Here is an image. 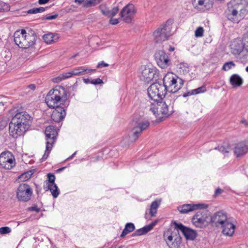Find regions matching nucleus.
<instances>
[{
    "label": "nucleus",
    "mask_w": 248,
    "mask_h": 248,
    "mask_svg": "<svg viewBox=\"0 0 248 248\" xmlns=\"http://www.w3.org/2000/svg\"><path fill=\"white\" fill-rule=\"evenodd\" d=\"M67 99V92L61 86H56L50 90L45 98V102L49 108H54L58 103L63 104Z\"/></svg>",
    "instance_id": "nucleus-1"
},
{
    "label": "nucleus",
    "mask_w": 248,
    "mask_h": 248,
    "mask_svg": "<svg viewBox=\"0 0 248 248\" xmlns=\"http://www.w3.org/2000/svg\"><path fill=\"white\" fill-rule=\"evenodd\" d=\"M37 35L34 31H31L28 33L25 30L21 32L16 31L14 35L15 44L22 48H28L32 46L35 43Z\"/></svg>",
    "instance_id": "nucleus-2"
},
{
    "label": "nucleus",
    "mask_w": 248,
    "mask_h": 248,
    "mask_svg": "<svg viewBox=\"0 0 248 248\" xmlns=\"http://www.w3.org/2000/svg\"><path fill=\"white\" fill-rule=\"evenodd\" d=\"M173 23V20L169 19L155 30L153 33L155 43H161L169 39L172 35L171 30Z\"/></svg>",
    "instance_id": "nucleus-3"
},
{
    "label": "nucleus",
    "mask_w": 248,
    "mask_h": 248,
    "mask_svg": "<svg viewBox=\"0 0 248 248\" xmlns=\"http://www.w3.org/2000/svg\"><path fill=\"white\" fill-rule=\"evenodd\" d=\"M147 93L153 103H155L163 100L167 93L166 87L163 83L155 81L148 88Z\"/></svg>",
    "instance_id": "nucleus-4"
},
{
    "label": "nucleus",
    "mask_w": 248,
    "mask_h": 248,
    "mask_svg": "<svg viewBox=\"0 0 248 248\" xmlns=\"http://www.w3.org/2000/svg\"><path fill=\"white\" fill-rule=\"evenodd\" d=\"M163 238L169 248H179L182 237L177 227L168 229L163 233Z\"/></svg>",
    "instance_id": "nucleus-5"
},
{
    "label": "nucleus",
    "mask_w": 248,
    "mask_h": 248,
    "mask_svg": "<svg viewBox=\"0 0 248 248\" xmlns=\"http://www.w3.org/2000/svg\"><path fill=\"white\" fill-rule=\"evenodd\" d=\"M163 82L167 92L174 93L177 92L183 86L184 80L176 75L167 74L163 79Z\"/></svg>",
    "instance_id": "nucleus-6"
},
{
    "label": "nucleus",
    "mask_w": 248,
    "mask_h": 248,
    "mask_svg": "<svg viewBox=\"0 0 248 248\" xmlns=\"http://www.w3.org/2000/svg\"><path fill=\"white\" fill-rule=\"evenodd\" d=\"M12 113L13 115L14 112L16 113L15 115L13 116L11 121L17 124L20 126L25 127V128L28 129L30 126L29 121L31 119V116L26 111H20L19 109L14 108L11 110Z\"/></svg>",
    "instance_id": "nucleus-7"
},
{
    "label": "nucleus",
    "mask_w": 248,
    "mask_h": 248,
    "mask_svg": "<svg viewBox=\"0 0 248 248\" xmlns=\"http://www.w3.org/2000/svg\"><path fill=\"white\" fill-rule=\"evenodd\" d=\"M210 217V213L208 211H199L192 217V222L196 227L204 228L210 223L208 221Z\"/></svg>",
    "instance_id": "nucleus-8"
},
{
    "label": "nucleus",
    "mask_w": 248,
    "mask_h": 248,
    "mask_svg": "<svg viewBox=\"0 0 248 248\" xmlns=\"http://www.w3.org/2000/svg\"><path fill=\"white\" fill-rule=\"evenodd\" d=\"M141 72L139 76L140 79L145 83H149L155 79L157 81L159 78V73L157 69L154 67L148 66H141Z\"/></svg>",
    "instance_id": "nucleus-9"
},
{
    "label": "nucleus",
    "mask_w": 248,
    "mask_h": 248,
    "mask_svg": "<svg viewBox=\"0 0 248 248\" xmlns=\"http://www.w3.org/2000/svg\"><path fill=\"white\" fill-rule=\"evenodd\" d=\"M151 110L156 117L161 114L164 117H168L170 116L172 112L169 111L168 106L165 102L162 100L151 103Z\"/></svg>",
    "instance_id": "nucleus-10"
},
{
    "label": "nucleus",
    "mask_w": 248,
    "mask_h": 248,
    "mask_svg": "<svg viewBox=\"0 0 248 248\" xmlns=\"http://www.w3.org/2000/svg\"><path fill=\"white\" fill-rule=\"evenodd\" d=\"M32 194V190L31 186L26 184H20L16 191V197L18 201L24 202H28L31 200Z\"/></svg>",
    "instance_id": "nucleus-11"
},
{
    "label": "nucleus",
    "mask_w": 248,
    "mask_h": 248,
    "mask_svg": "<svg viewBox=\"0 0 248 248\" xmlns=\"http://www.w3.org/2000/svg\"><path fill=\"white\" fill-rule=\"evenodd\" d=\"M16 165L15 158L10 152H3L0 155V166L7 170H10Z\"/></svg>",
    "instance_id": "nucleus-12"
},
{
    "label": "nucleus",
    "mask_w": 248,
    "mask_h": 248,
    "mask_svg": "<svg viewBox=\"0 0 248 248\" xmlns=\"http://www.w3.org/2000/svg\"><path fill=\"white\" fill-rule=\"evenodd\" d=\"M154 57L157 65L161 68H166L171 64L170 57L164 50L156 51Z\"/></svg>",
    "instance_id": "nucleus-13"
},
{
    "label": "nucleus",
    "mask_w": 248,
    "mask_h": 248,
    "mask_svg": "<svg viewBox=\"0 0 248 248\" xmlns=\"http://www.w3.org/2000/svg\"><path fill=\"white\" fill-rule=\"evenodd\" d=\"M47 177L48 178L47 181H46L47 186L44 188L46 191L49 190L53 198H56L60 194V191L57 185L55 183V176L53 173H48L47 174Z\"/></svg>",
    "instance_id": "nucleus-14"
},
{
    "label": "nucleus",
    "mask_w": 248,
    "mask_h": 248,
    "mask_svg": "<svg viewBox=\"0 0 248 248\" xmlns=\"http://www.w3.org/2000/svg\"><path fill=\"white\" fill-rule=\"evenodd\" d=\"M228 220L226 213L222 211L215 213L210 217V222L212 226L219 227Z\"/></svg>",
    "instance_id": "nucleus-15"
},
{
    "label": "nucleus",
    "mask_w": 248,
    "mask_h": 248,
    "mask_svg": "<svg viewBox=\"0 0 248 248\" xmlns=\"http://www.w3.org/2000/svg\"><path fill=\"white\" fill-rule=\"evenodd\" d=\"M136 13L135 6L132 4H128L121 10L120 16L126 23H130L133 15Z\"/></svg>",
    "instance_id": "nucleus-16"
},
{
    "label": "nucleus",
    "mask_w": 248,
    "mask_h": 248,
    "mask_svg": "<svg viewBox=\"0 0 248 248\" xmlns=\"http://www.w3.org/2000/svg\"><path fill=\"white\" fill-rule=\"evenodd\" d=\"M214 0H191V3L195 9L204 12L213 7Z\"/></svg>",
    "instance_id": "nucleus-17"
},
{
    "label": "nucleus",
    "mask_w": 248,
    "mask_h": 248,
    "mask_svg": "<svg viewBox=\"0 0 248 248\" xmlns=\"http://www.w3.org/2000/svg\"><path fill=\"white\" fill-rule=\"evenodd\" d=\"M174 225L182 232L186 240H193L196 238L197 233L196 231L185 226L181 223L174 222Z\"/></svg>",
    "instance_id": "nucleus-18"
},
{
    "label": "nucleus",
    "mask_w": 248,
    "mask_h": 248,
    "mask_svg": "<svg viewBox=\"0 0 248 248\" xmlns=\"http://www.w3.org/2000/svg\"><path fill=\"white\" fill-rule=\"evenodd\" d=\"M208 207L206 204H184L177 207L178 210L182 214H187L190 212L198 209H204Z\"/></svg>",
    "instance_id": "nucleus-19"
},
{
    "label": "nucleus",
    "mask_w": 248,
    "mask_h": 248,
    "mask_svg": "<svg viewBox=\"0 0 248 248\" xmlns=\"http://www.w3.org/2000/svg\"><path fill=\"white\" fill-rule=\"evenodd\" d=\"M238 11L232 9V7L228 8L225 11L226 17L227 19L233 23H238L245 16V13H239Z\"/></svg>",
    "instance_id": "nucleus-20"
},
{
    "label": "nucleus",
    "mask_w": 248,
    "mask_h": 248,
    "mask_svg": "<svg viewBox=\"0 0 248 248\" xmlns=\"http://www.w3.org/2000/svg\"><path fill=\"white\" fill-rule=\"evenodd\" d=\"M28 129L19 125L17 124H14L11 121L9 124V130L10 136L15 139L24 134Z\"/></svg>",
    "instance_id": "nucleus-21"
},
{
    "label": "nucleus",
    "mask_w": 248,
    "mask_h": 248,
    "mask_svg": "<svg viewBox=\"0 0 248 248\" xmlns=\"http://www.w3.org/2000/svg\"><path fill=\"white\" fill-rule=\"evenodd\" d=\"M65 116L66 110L65 108L62 106H57L53 111L51 118L54 122L59 123L65 118Z\"/></svg>",
    "instance_id": "nucleus-22"
},
{
    "label": "nucleus",
    "mask_w": 248,
    "mask_h": 248,
    "mask_svg": "<svg viewBox=\"0 0 248 248\" xmlns=\"http://www.w3.org/2000/svg\"><path fill=\"white\" fill-rule=\"evenodd\" d=\"M244 2H245V0H231L228 3V7H232V9L236 10L239 13L242 12V13H245V15L248 12L246 9H244Z\"/></svg>",
    "instance_id": "nucleus-23"
},
{
    "label": "nucleus",
    "mask_w": 248,
    "mask_h": 248,
    "mask_svg": "<svg viewBox=\"0 0 248 248\" xmlns=\"http://www.w3.org/2000/svg\"><path fill=\"white\" fill-rule=\"evenodd\" d=\"M248 152V145L244 142H240L236 144L234 149V154L236 157H240Z\"/></svg>",
    "instance_id": "nucleus-24"
},
{
    "label": "nucleus",
    "mask_w": 248,
    "mask_h": 248,
    "mask_svg": "<svg viewBox=\"0 0 248 248\" xmlns=\"http://www.w3.org/2000/svg\"><path fill=\"white\" fill-rule=\"evenodd\" d=\"M221 227L222 228V232L223 234L227 236H232L234 232L235 225L227 220Z\"/></svg>",
    "instance_id": "nucleus-25"
},
{
    "label": "nucleus",
    "mask_w": 248,
    "mask_h": 248,
    "mask_svg": "<svg viewBox=\"0 0 248 248\" xmlns=\"http://www.w3.org/2000/svg\"><path fill=\"white\" fill-rule=\"evenodd\" d=\"M46 140H55L58 135L57 132L53 125H49L46 127L45 132Z\"/></svg>",
    "instance_id": "nucleus-26"
},
{
    "label": "nucleus",
    "mask_w": 248,
    "mask_h": 248,
    "mask_svg": "<svg viewBox=\"0 0 248 248\" xmlns=\"http://www.w3.org/2000/svg\"><path fill=\"white\" fill-rule=\"evenodd\" d=\"M231 52L234 55H238L243 50L244 45L240 41H234L231 45Z\"/></svg>",
    "instance_id": "nucleus-27"
},
{
    "label": "nucleus",
    "mask_w": 248,
    "mask_h": 248,
    "mask_svg": "<svg viewBox=\"0 0 248 248\" xmlns=\"http://www.w3.org/2000/svg\"><path fill=\"white\" fill-rule=\"evenodd\" d=\"M44 41L47 44H51L53 43L57 42L59 38V35L57 33H48L44 34L43 36Z\"/></svg>",
    "instance_id": "nucleus-28"
},
{
    "label": "nucleus",
    "mask_w": 248,
    "mask_h": 248,
    "mask_svg": "<svg viewBox=\"0 0 248 248\" xmlns=\"http://www.w3.org/2000/svg\"><path fill=\"white\" fill-rule=\"evenodd\" d=\"M136 126L139 129L140 132L146 129L150 125V122L148 120L143 119L135 120L134 121Z\"/></svg>",
    "instance_id": "nucleus-29"
},
{
    "label": "nucleus",
    "mask_w": 248,
    "mask_h": 248,
    "mask_svg": "<svg viewBox=\"0 0 248 248\" xmlns=\"http://www.w3.org/2000/svg\"><path fill=\"white\" fill-rule=\"evenodd\" d=\"M141 132H140L139 129L136 126V125L131 129L128 134L129 142L135 141L140 136Z\"/></svg>",
    "instance_id": "nucleus-30"
},
{
    "label": "nucleus",
    "mask_w": 248,
    "mask_h": 248,
    "mask_svg": "<svg viewBox=\"0 0 248 248\" xmlns=\"http://www.w3.org/2000/svg\"><path fill=\"white\" fill-rule=\"evenodd\" d=\"M230 82L233 87L241 86L243 83V79L237 74H233L230 78Z\"/></svg>",
    "instance_id": "nucleus-31"
},
{
    "label": "nucleus",
    "mask_w": 248,
    "mask_h": 248,
    "mask_svg": "<svg viewBox=\"0 0 248 248\" xmlns=\"http://www.w3.org/2000/svg\"><path fill=\"white\" fill-rule=\"evenodd\" d=\"M135 229V226L133 223L129 222L126 223L124 228L120 235V237L124 238L127 234L134 231Z\"/></svg>",
    "instance_id": "nucleus-32"
},
{
    "label": "nucleus",
    "mask_w": 248,
    "mask_h": 248,
    "mask_svg": "<svg viewBox=\"0 0 248 248\" xmlns=\"http://www.w3.org/2000/svg\"><path fill=\"white\" fill-rule=\"evenodd\" d=\"M160 205V202L156 200L154 201L151 203L149 214L151 217H155L156 216L157 213V209Z\"/></svg>",
    "instance_id": "nucleus-33"
},
{
    "label": "nucleus",
    "mask_w": 248,
    "mask_h": 248,
    "mask_svg": "<svg viewBox=\"0 0 248 248\" xmlns=\"http://www.w3.org/2000/svg\"><path fill=\"white\" fill-rule=\"evenodd\" d=\"M149 229V227H147L146 225L142 228L138 229L132 234L131 236L136 237L145 234L150 231Z\"/></svg>",
    "instance_id": "nucleus-34"
},
{
    "label": "nucleus",
    "mask_w": 248,
    "mask_h": 248,
    "mask_svg": "<svg viewBox=\"0 0 248 248\" xmlns=\"http://www.w3.org/2000/svg\"><path fill=\"white\" fill-rule=\"evenodd\" d=\"M119 10V9L118 6L113 8L111 10H109L108 8H107L104 10V12L107 14H102L108 17H112L116 15L118 13Z\"/></svg>",
    "instance_id": "nucleus-35"
},
{
    "label": "nucleus",
    "mask_w": 248,
    "mask_h": 248,
    "mask_svg": "<svg viewBox=\"0 0 248 248\" xmlns=\"http://www.w3.org/2000/svg\"><path fill=\"white\" fill-rule=\"evenodd\" d=\"M215 150H218L223 154L228 153L231 150V147L227 142H224L221 146L215 148Z\"/></svg>",
    "instance_id": "nucleus-36"
},
{
    "label": "nucleus",
    "mask_w": 248,
    "mask_h": 248,
    "mask_svg": "<svg viewBox=\"0 0 248 248\" xmlns=\"http://www.w3.org/2000/svg\"><path fill=\"white\" fill-rule=\"evenodd\" d=\"M72 76V73L71 72V71H70L68 72L63 73V74H61L60 76H59L58 77L56 78H55V81L57 82H60V81H62V80L70 78Z\"/></svg>",
    "instance_id": "nucleus-37"
},
{
    "label": "nucleus",
    "mask_w": 248,
    "mask_h": 248,
    "mask_svg": "<svg viewBox=\"0 0 248 248\" xmlns=\"http://www.w3.org/2000/svg\"><path fill=\"white\" fill-rule=\"evenodd\" d=\"M33 173L31 170L26 171L22 174H21L19 177L18 179L21 181H25L29 179L31 176L32 175Z\"/></svg>",
    "instance_id": "nucleus-38"
},
{
    "label": "nucleus",
    "mask_w": 248,
    "mask_h": 248,
    "mask_svg": "<svg viewBox=\"0 0 248 248\" xmlns=\"http://www.w3.org/2000/svg\"><path fill=\"white\" fill-rule=\"evenodd\" d=\"M78 71L80 72V75H83L86 74L91 73L92 72H95V69L86 68L84 66H79L78 67Z\"/></svg>",
    "instance_id": "nucleus-39"
},
{
    "label": "nucleus",
    "mask_w": 248,
    "mask_h": 248,
    "mask_svg": "<svg viewBox=\"0 0 248 248\" xmlns=\"http://www.w3.org/2000/svg\"><path fill=\"white\" fill-rule=\"evenodd\" d=\"M179 68L182 70L184 73L189 72V65L187 63L181 62L179 64Z\"/></svg>",
    "instance_id": "nucleus-40"
},
{
    "label": "nucleus",
    "mask_w": 248,
    "mask_h": 248,
    "mask_svg": "<svg viewBox=\"0 0 248 248\" xmlns=\"http://www.w3.org/2000/svg\"><path fill=\"white\" fill-rule=\"evenodd\" d=\"M235 65V63L232 61L227 62L223 65L222 67V70L224 71H227L231 69L232 66H234Z\"/></svg>",
    "instance_id": "nucleus-41"
},
{
    "label": "nucleus",
    "mask_w": 248,
    "mask_h": 248,
    "mask_svg": "<svg viewBox=\"0 0 248 248\" xmlns=\"http://www.w3.org/2000/svg\"><path fill=\"white\" fill-rule=\"evenodd\" d=\"M192 90H193L194 94L195 95V94H199L200 93H204V92L206 91V88H205V86H202L200 87H199L197 89H194Z\"/></svg>",
    "instance_id": "nucleus-42"
},
{
    "label": "nucleus",
    "mask_w": 248,
    "mask_h": 248,
    "mask_svg": "<svg viewBox=\"0 0 248 248\" xmlns=\"http://www.w3.org/2000/svg\"><path fill=\"white\" fill-rule=\"evenodd\" d=\"M203 29L202 27H198L195 32V35L197 37H202L203 34Z\"/></svg>",
    "instance_id": "nucleus-43"
},
{
    "label": "nucleus",
    "mask_w": 248,
    "mask_h": 248,
    "mask_svg": "<svg viewBox=\"0 0 248 248\" xmlns=\"http://www.w3.org/2000/svg\"><path fill=\"white\" fill-rule=\"evenodd\" d=\"M11 232V229L9 227H2L0 228V233L2 234H7Z\"/></svg>",
    "instance_id": "nucleus-44"
},
{
    "label": "nucleus",
    "mask_w": 248,
    "mask_h": 248,
    "mask_svg": "<svg viewBox=\"0 0 248 248\" xmlns=\"http://www.w3.org/2000/svg\"><path fill=\"white\" fill-rule=\"evenodd\" d=\"M58 16V14H56L54 15H52V16H50L49 15H46V16H43L42 17H41V19L42 20H53V19H55L56 18H57Z\"/></svg>",
    "instance_id": "nucleus-45"
},
{
    "label": "nucleus",
    "mask_w": 248,
    "mask_h": 248,
    "mask_svg": "<svg viewBox=\"0 0 248 248\" xmlns=\"http://www.w3.org/2000/svg\"><path fill=\"white\" fill-rule=\"evenodd\" d=\"M91 83L94 85H99L103 84L104 82L102 79L100 78H97L95 79H91Z\"/></svg>",
    "instance_id": "nucleus-46"
},
{
    "label": "nucleus",
    "mask_w": 248,
    "mask_h": 248,
    "mask_svg": "<svg viewBox=\"0 0 248 248\" xmlns=\"http://www.w3.org/2000/svg\"><path fill=\"white\" fill-rule=\"evenodd\" d=\"M54 142H55V140H47V141L46 142V147L47 146V145H48L47 146L48 147V152H50V151L52 148Z\"/></svg>",
    "instance_id": "nucleus-47"
},
{
    "label": "nucleus",
    "mask_w": 248,
    "mask_h": 248,
    "mask_svg": "<svg viewBox=\"0 0 248 248\" xmlns=\"http://www.w3.org/2000/svg\"><path fill=\"white\" fill-rule=\"evenodd\" d=\"M49 153H50V152H48V147L47 146L46 147V151L45 152V153H44L42 158L41 159V161H43L46 160L47 158V157H48Z\"/></svg>",
    "instance_id": "nucleus-48"
},
{
    "label": "nucleus",
    "mask_w": 248,
    "mask_h": 248,
    "mask_svg": "<svg viewBox=\"0 0 248 248\" xmlns=\"http://www.w3.org/2000/svg\"><path fill=\"white\" fill-rule=\"evenodd\" d=\"M29 211H35L38 213L40 211V208L37 207V205H34L33 206L30 207L28 208Z\"/></svg>",
    "instance_id": "nucleus-49"
},
{
    "label": "nucleus",
    "mask_w": 248,
    "mask_h": 248,
    "mask_svg": "<svg viewBox=\"0 0 248 248\" xmlns=\"http://www.w3.org/2000/svg\"><path fill=\"white\" fill-rule=\"evenodd\" d=\"M91 0H86L83 3V6L85 8H88L93 6Z\"/></svg>",
    "instance_id": "nucleus-50"
},
{
    "label": "nucleus",
    "mask_w": 248,
    "mask_h": 248,
    "mask_svg": "<svg viewBox=\"0 0 248 248\" xmlns=\"http://www.w3.org/2000/svg\"><path fill=\"white\" fill-rule=\"evenodd\" d=\"M7 122L6 120H2L0 121V130H2L7 125Z\"/></svg>",
    "instance_id": "nucleus-51"
},
{
    "label": "nucleus",
    "mask_w": 248,
    "mask_h": 248,
    "mask_svg": "<svg viewBox=\"0 0 248 248\" xmlns=\"http://www.w3.org/2000/svg\"><path fill=\"white\" fill-rule=\"evenodd\" d=\"M108 64L105 62L104 61H102L98 63L96 67L98 68H100L103 67H108Z\"/></svg>",
    "instance_id": "nucleus-52"
},
{
    "label": "nucleus",
    "mask_w": 248,
    "mask_h": 248,
    "mask_svg": "<svg viewBox=\"0 0 248 248\" xmlns=\"http://www.w3.org/2000/svg\"><path fill=\"white\" fill-rule=\"evenodd\" d=\"M223 191L224 190L223 189H221L219 187H218L215 192L214 197H216L217 196L221 194Z\"/></svg>",
    "instance_id": "nucleus-53"
},
{
    "label": "nucleus",
    "mask_w": 248,
    "mask_h": 248,
    "mask_svg": "<svg viewBox=\"0 0 248 248\" xmlns=\"http://www.w3.org/2000/svg\"><path fill=\"white\" fill-rule=\"evenodd\" d=\"M71 72L72 73V76H78L80 75V72L78 71V68H76L71 70Z\"/></svg>",
    "instance_id": "nucleus-54"
},
{
    "label": "nucleus",
    "mask_w": 248,
    "mask_h": 248,
    "mask_svg": "<svg viewBox=\"0 0 248 248\" xmlns=\"http://www.w3.org/2000/svg\"><path fill=\"white\" fill-rule=\"evenodd\" d=\"M110 19L109 20V23L112 25H116L119 23L118 19L117 18H112V17H110Z\"/></svg>",
    "instance_id": "nucleus-55"
},
{
    "label": "nucleus",
    "mask_w": 248,
    "mask_h": 248,
    "mask_svg": "<svg viewBox=\"0 0 248 248\" xmlns=\"http://www.w3.org/2000/svg\"><path fill=\"white\" fill-rule=\"evenodd\" d=\"M107 7H106V5H104V4H101L100 5H99V9H100V10L101 11V13L102 14H106L105 12H104V10L107 9Z\"/></svg>",
    "instance_id": "nucleus-56"
},
{
    "label": "nucleus",
    "mask_w": 248,
    "mask_h": 248,
    "mask_svg": "<svg viewBox=\"0 0 248 248\" xmlns=\"http://www.w3.org/2000/svg\"><path fill=\"white\" fill-rule=\"evenodd\" d=\"M194 95V93H193V90L190 91H188L186 93H184L183 94V96L184 97H186L187 96H190V95Z\"/></svg>",
    "instance_id": "nucleus-57"
},
{
    "label": "nucleus",
    "mask_w": 248,
    "mask_h": 248,
    "mask_svg": "<svg viewBox=\"0 0 248 248\" xmlns=\"http://www.w3.org/2000/svg\"><path fill=\"white\" fill-rule=\"evenodd\" d=\"M157 222H158V220H156L154 221V222H153L150 224L147 225V227H149V229L150 231L151 230L154 228V227L156 224Z\"/></svg>",
    "instance_id": "nucleus-58"
},
{
    "label": "nucleus",
    "mask_w": 248,
    "mask_h": 248,
    "mask_svg": "<svg viewBox=\"0 0 248 248\" xmlns=\"http://www.w3.org/2000/svg\"><path fill=\"white\" fill-rule=\"evenodd\" d=\"M46 8H47V7H46V8L42 7H40L39 8H35L37 13H42V12H44L45 11L46 9Z\"/></svg>",
    "instance_id": "nucleus-59"
},
{
    "label": "nucleus",
    "mask_w": 248,
    "mask_h": 248,
    "mask_svg": "<svg viewBox=\"0 0 248 248\" xmlns=\"http://www.w3.org/2000/svg\"><path fill=\"white\" fill-rule=\"evenodd\" d=\"M93 6L101 2L103 0H91Z\"/></svg>",
    "instance_id": "nucleus-60"
},
{
    "label": "nucleus",
    "mask_w": 248,
    "mask_h": 248,
    "mask_svg": "<svg viewBox=\"0 0 248 248\" xmlns=\"http://www.w3.org/2000/svg\"><path fill=\"white\" fill-rule=\"evenodd\" d=\"M27 13L28 14H36L37 12H36L35 8H34L31 9L27 11Z\"/></svg>",
    "instance_id": "nucleus-61"
},
{
    "label": "nucleus",
    "mask_w": 248,
    "mask_h": 248,
    "mask_svg": "<svg viewBox=\"0 0 248 248\" xmlns=\"http://www.w3.org/2000/svg\"><path fill=\"white\" fill-rule=\"evenodd\" d=\"M27 88H29L32 91H34L36 88V86L34 84H31L27 86Z\"/></svg>",
    "instance_id": "nucleus-62"
},
{
    "label": "nucleus",
    "mask_w": 248,
    "mask_h": 248,
    "mask_svg": "<svg viewBox=\"0 0 248 248\" xmlns=\"http://www.w3.org/2000/svg\"><path fill=\"white\" fill-rule=\"evenodd\" d=\"M49 0H38V3L39 4H45L47 3Z\"/></svg>",
    "instance_id": "nucleus-63"
},
{
    "label": "nucleus",
    "mask_w": 248,
    "mask_h": 248,
    "mask_svg": "<svg viewBox=\"0 0 248 248\" xmlns=\"http://www.w3.org/2000/svg\"><path fill=\"white\" fill-rule=\"evenodd\" d=\"M83 81L86 84L91 83V79L89 78H83Z\"/></svg>",
    "instance_id": "nucleus-64"
}]
</instances>
